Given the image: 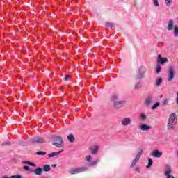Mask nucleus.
<instances>
[{"label": "nucleus", "mask_w": 178, "mask_h": 178, "mask_svg": "<svg viewBox=\"0 0 178 178\" xmlns=\"http://www.w3.org/2000/svg\"><path fill=\"white\" fill-rule=\"evenodd\" d=\"M44 172V170L41 167H38L35 170H31V173H35L38 176H41Z\"/></svg>", "instance_id": "nucleus-9"}, {"label": "nucleus", "mask_w": 178, "mask_h": 178, "mask_svg": "<svg viewBox=\"0 0 178 178\" xmlns=\"http://www.w3.org/2000/svg\"><path fill=\"white\" fill-rule=\"evenodd\" d=\"M162 81H163V79L161 77L157 78L156 81V86H157V87H159V86L162 84Z\"/></svg>", "instance_id": "nucleus-23"}, {"label": "nucleus", "mask_w": 178, "mask_h": 178, "mask_svg": "<svg viewBox=\"0 0 178 178\" xmlns=\"http://www.w3.org/2000/svg\"><path fill=\"white\" fill-rule=\"evenodd\" d=\"M127 104V102L126 100L115 101L113 103V106L115 109H120L121 108H124V106H126Z\"/></svg>", "instance_id": "nucleus-6"}, {"label": "nucleus", "mask_w": 178, "mask_h": 178, "mask_svg": "<svg viewBox=\"0 0 178 178\" xmlns=\"http://www.w3.org/2000/svg\"><path fill=\"white\" fill-rule=\"evenodd\" d=\"M143 87V84L141 83L140 81L137 82L136 83H135L134 85V88L135 90H140V88H141Z\"/></svg>", "instance_id": "nucleus-20"}, {"label": "nucleus", "mask_w": 178, "mask_h": 178, "mask_svg": "<svg viewBox=\"0 0 178 178\" xmlns=\"http://www.w3.org/2000/svg\"><path fill=\"white\" fill-rule=\"evenodd\" d=\"M175 23L173 22V21L172 19H170L169 22H168V27H167V29L168 31H171V30H173V26H174Z\"/></svg>", "instance_id": "nucleus-16"}, {"label": "nucleus", "mask_w": 178, "mask_h": 178, "mask_svg": "<svg viewBox=\"0 0 178 178\" xmlns=\"http://www.w3.org/2000/svg\"><path fill=\"white\" fill-rule=\"evenodd\" d=\"M139 160L140 159H138V157H136L131 165V168H134V166H136V163H137Z\"/></svg>", "instance_id": "nucleus-29"}, {"label": "nucleus", "mask_w": 178, "mask_h": 178, "mask_svg": "<svg viewBox=\"0 0 178 178\" xmlns=\"http://www.w3.org/2000/svg\"><path fill=\"white\" fill-rule=\"evenodd\" d=\"M69 79H70V76H69V75H65V80L66 81H67V80H69Z\"/></svg>", "instance_id": "nucleus-42"}, {"label": "nucleus", "mask_w": 178, "mask_h": 178, "mask_svg": "<svg viewBox=\"0 0 178 178\" xmlns=\"http://www.w3.org/2000/svg\"><path fill=\"white\" fill-rule=\"evenodd\" d=\"M53 139L56 143H53V145L57 147V148H62L63 147V139L60 136H54Z\"/></svg>", "instance_id": "nucleus-3"}, {"label": "nucleus", "mask_w": 178, "mask_h": 178, "mask_svg": "<svg viewBox=\"0 0 178 178\" xmlns=\"http://www.w3.org/2000/svg\"><path fill=\"white\" fill-rule=\"evenodd\" d=\"M177 124V116L176 113H172L170 115L167 129L170 130V131H173L176 129V124Z\"/></svg>", "instance_id": "nucleus-1"}, {"label": "nucleus", "mask_w": 178, "mask_h": 178, "mask_svg": "<svg viewBox=\"0 0 178 178\" xmlns=\"http://www.w3.org/2000/svg\"><path fill=\"white\" fill-rule=\"evenodd\" d=\"M67 138L70 143H74V136L72 134H70L67 136Z\"/></svg>", "instance_id": "nucleus-18"}, {"label": "nucleus", "mask_w": 178, "mask_h": 178, "mask_svg": "<svg viewBox=\"0 0 178 178\" xmlns=\"http://www.w3.org/2000/svg\"><path fill=\"white\" fill-rule=\"evenodd\" d=\"M154 163V161H152V159L151 158H148V164L146 166V168L147 169H149V168H150L151 166H152V164Z\"/></svg>", "instance_id": "nucleus-25"}, {"label": "nucleus", "mask_w": 178, "mask_h": 178, "mask_svg": "<svg viewBox=\"0 0 178 178\" xmlns=\"http://www.w3.org/2000/svg\"><path fill=\"white\" fill-rule=\"evenodd\" d=\"M172 0H165V5L168 8H170L172 6Z\"/></svg>", "instance_id": "nucleus-33"}, {"label": "nucleus", "mask_w": 178, "mask_h": 178, "mask_svg": "<svg viewBox=\"0 0 178 178\" xmlns=\"http://www.w3.org/2000/svg\"><path fill=\"white\" fill-rule=\"evenodd\" d=\"M131 123V119L130 118H125L121 121L122 126H129Z\"/></svg>", "instance_id": "nucleus-10"}, {"label": "nucleus", "mask_w": 178, "mask_h": 178, "mask_svg": "<svg viewBox=\"0 0 178 178\" xmlns=\"http://www.w3.org/2000/svg\"><path fill=\"white\" fill-rule=\"evenodd\" d=\"M153 100H152V97L151 96L147 97L145 99V106H149V105H151V104H152Z\"/></svg>", "instance_id": "nucleus-12"}, {"label": "nucleus", "mask_w": 178, "mask_h": 178, "mask_svg": "<svg viewBox=\"0 0 178 178\" xmlns=\"http://www.w3.org/2000/svg\"><path fill=\"white\" fill-rule=\"evenodd\" d=\"M43 172H50L51 171V165H44L43 166Z\"/></svg>", "instance_id": "nucleus-21"}, {"label": "nucleus", "mask_w": 178, "mask_h": 178, "mask_svg": "<svg viewBox=\"0 0 178 178\" xmlns=\"http://www.w3.org/2000/svg\"><path fill=\"white\" fill-rule=\"evenodd\" d=\"M153 3L154 6H159V3L158 2V0H153Z\"/></svg>", "instance_id": "nucleus-39"}, {"label": "nucleus", "mask_w": 178, "mask_h": 178, "mask_svg": "<svg viewBox=\"0 0 178 178\" xmlns=\"http://www.w3.org/2000/svg\"><path fill=\"white\" fill-rule=\"evenodd\" d=\"M22 163H23L24 165H29V166H33V168H35V166H37L35 163H33L29 161H22Z\"/></svg>", "instance_id": "nucleus-19"}, {"label": "nucleus", "mask_w": 178, "mask_h": 178, "mask_svg": "<svg viewBox=\"0 0 178 178\" xmlns=\"http://www.w3.org/2000/svg\"><path fill=\"white\" fill-rule=\"evenodd\" d=\"M87 162H88V163H90V161H91V156L88 155L86 156V158Z\"/></svg>", "instance_id": "nucleus-40"}, {"label": "nucleus", "mask_w": 178, "mask_h": 178, "mask_svg": "<svg viewBox=\"0 0 178 178\" xmlns=\"http://www.w3.org/2000/svg\"><path fill=\"white\" fill-rule=\"evenodd\" d=\"M176 74V72L175 71V67L170 66L168 68V81H172L173 79H175V75Z\"/></svg>", "instance_id": "nucleus-7"}, {"label": "nucleus", "mask_w": 178, "mask_h": 178, "mask_svg": "<svg viewBox=\"0 0 178 178\" xmlns=\"http://www.w3.org/2000/svg\"><path fill=\"white\" fill-rule=\"evenodd\" d=\"M118 98H119V96L118 95H113V96H111V101H114L115 102V101H118Z\"/></svg>", "instance_id": "nucleus-34"}, {"label": "nucleus", "mask_w": 178, "mask_h": 178, "mask_svg": "<svg viewBox=\"0 0 178 178\" xmlns=\"http://www.w3.org/2000/svg\"><path fill=\"white\" fill-rule=\"evenodd\" d=\"M152 155L154 156V158H161V156H162V152H159V150H154L152 152Z\"/></svg>", "instance_id": "nucleus-14"}, {"label": "nucleus", "mask_w": 178, "mask_h": 178, "mask_svg": "<svg viewBox=\"0 0 178 178\" xmlns=\"http://www.w3.org/2000/svg\"><path fill=\"white\" fill-rule=\"evenodd\" d=\"M139 160L140 159H138V157H136L131 165V168H134V166H136V163H137Z\"/></svg>", "instance_id": "nucleus-28"}, {"label": "nucleus", "mask_w": 178, "mask_h": 178, "mask_svg": "<svg viewBox=\"0 0 178 178\" xmlns=\"http://www.w3.org/2000/svg\"><path fill=\"white\" fill-rule=\"evenodd\" d=\"M167 62H169L167 58H162V55L159 54L157 56V64L158 65H165Z\"/></svg>", "instance_id": "nucleus-8"}, {"label": "nucleus", "mask_w": 178, "mask_h": 178, "mask_svg": "<svg viewBox=\"0 0 178 178\" xmlns=\"http://www.w3.org/2000/svg\"><path fill=\"white\" fill-rule=\"evenodd\" d=\"M167 176V178H175V177L172 175H165Z\"/></svg>", "instance_id": "nucleus-43"}, {"label": "nucleus", "mask_w": 178, "mask_h": 178, "mask_svg": "<svg viewBox=\"0 0 178 178\" xmlns=\"http://www.w3.org/2000/svg\"><path fill=\"white\" fill-rule=\"evenodd\" d=\"M174 35L175 37H178V27L175 26L174 28Z\"/></svg>", "instance_id": "nucleus-35"}, {"label": "nucleus", "mask_w": 178, "mask_h": 178, "mask_svg": "<svg viewBox=\"0 0 178 178\" xmlns=\"http://www.w3.org/2000/svg\"><path fill=\"white\" fill-rule=\"evenodd\" d=\"M140 129L142 131H148V130H151V126L147 124H142L140 126Z\"/></svg>", "instance_id": "nucleus-11"}, {"label": "nucleus", "mask_w": 178, "mask_h": 178, "mask_svg": "<svg viewBox=\"0 0 178 178\" xmlns=\"http://www.w3.org/2000/svg\"><path fill=\"white\" fill-rule=\"evenodd\" d=\"M97 163H98V160H95L92 163H88L87 165L88 166H95V165H97Z\"/></svg>", "instance_id": "nucleus-32"}, {"label": "nucleus", "mask_w": 178, "mask_h": 178, "mask_svg": "<svg viewBox=\"0 0 178 178\" xmlns=\"http://www.w3.org/2000/svg\"><path fill=\"white\" fill-rule=\"evenodd\" d=\"M163 105H168V104H169V99H165L163 101Z\"/></svg>", "instance_id": "nucleus-38"}, {"label": "nucleus", "mask_w": 178, "mask_h": 178, "mask_svg": "<svg viewBox=\"0 0 178 178\" xmlns=\"http://www.w3.org/2000/svg\"><path fill=\"white\" fill-rule=\"evenodd\" d=\"M2 178H23V177L20 175H12L10 177L6 175H3Z\"/></svg>", "instance_id": "nucleus-22"}, {"label": "nucleus", "mask_w": 178, "mask_h": 178, "mask_svg": "<svg viewBox=\"0 0 178 178\" xmlns=\"http://www.w3.org/2000/svg\"><path fill=\"white\" fill-rule=\"evenodd\" d=\"M86 170H88L87 167H79L70 170L69 173H70V175H77V173H83V172H86Z\"/></svg>", "instance_id": "nucleus-4"}, {"label": "nucleus", "mask_w": 178, "mask_h": 178, "mask_svg": "<svg viewBox=\"0 0 178 178\" xmlns=\"http://www.w3.org/2000/svg\"><path fill=\"white\" fill-rule=\"evenodd\" d=\"M145 72H147L145 67L140 66L135 76L136 80H141V79H144V77H145Z\"/></svg>", "instance_id": "nucleus-2"}, {"label": "nucleus", "mask_w": 178, "mask_h": 178, "mask_svg": "<svg viewBox=\"0 0 178 178\" xmlns=\"http://www.w3.org/2000/svg\"><path fill=\"white\" fill-rule=\"evenodd\" d=\"M51 166L52 168H56V164H53Z\"/></svg>", "instance_id": "nucleus-45"}, {"label": "nucleus", "mask_w": 178, "mask_h": 178, "mask_svg": "<svg viewBox=\"0 0 178 178\" xmlns=\"http://www.w3.org/2000/svg\"><path fill=\"white\" fill-rule=\"evenodd\" d=\"M143 149H138V154L136 158H138V159H140V158L141 157V155H143Z\"/></svg>", "instance_id": "nucleus-30"}, {"label": "nucleus", "mask_w": 178, "mask_h": 178, "mask_svg": "<svg viewBox=\"0 0 178 178\" xmlns=\"http://www.w3.org/2000/svg\"><path fill=\"white\" fill-rule=\"evenodd\" d=\"M23 169L24 170H26V172H30V173H31V170H33V169H31L30 167L25 165L23 167Z\"/></svg>", "instance_id": "nucleus-36"}, {"label": "nucleus", "mask_w": 178, "mask_h": 178, "mask_svg": "<svg viewBox=\"0 0 178 178\" xmlns=\"http://www.w3.org/2000/svg\"><path fill=\"white\" fill-rule=\"evenodd\" d=\"M62 152H63V150H61L60 152H52L49 154V158H54V156H56L59 155L60 154H62Z\"/></svg>", "instance_id": "nucleus-17"}, {"label": "nucleus", "mask_w": 178, "mask_h": 178, "mask_svg": "<svg viewBox=\"0 0 178 178\" xmlns=\"http://www.w3.org/2000/svg\"><path fill=\"white\" fill-rule=\"evenodd\" d=\"M2 145H10V142L9 141H6L2 144Z\"/></svg>", "instance_id": "nucleus-41"}, {"label": "nucleus", "mask_w": 178, "mask_h": 178, "mask_svg": "<svg viewBox=\"0 0 178 178\" xmlns=\"http://www.w3.org/2000/svg\"><path fill=\"white\" fill-rule=\"evenodd\" d=\"M161 105V104L159 102H156L152 106V111H155V109H156V108H158V106H159Z\"/></svg>", "instance_id": "nucleus-31"}, {"label": "nucleus", "mask_w": 178, "mask_h": 178, "mask_svg": "<svg viewBox=\"0 0 178 178\" xmlns=\"http://www.w3.org/2000/svg\"><path fill=\"white\" fill-rule=\"evenodd\" d=\"M37 155H47V152L44 151H40L36 153Z\"/></svg>", "instance_id": "nucleus-37"}, {"label": "nucleus", "mask_w": 178, "mask_h": 178, "mask_svg": "<svg viewBox=\"0 0 178 178\" xmlns=\"http://www.w3.org/2000/svg\"><path fill=\"white\" fill-rule=\"evenodd\" d=\"M136 171L140 172V168H136Z\"/></svg>", "instance_id": "nucleus-44"}, {"label": "nucleus", "mask_w": 178, "mask_h": 178, "mask_svg": "<svg viewBox=\"0 0 178 178\" xmlns=\"http://www.w3.org/2000/svg\"><path fill=\"white\" fill-rule=\"evenodd\" d=\"M31 144H44L45 138L41 136H35L31 139Z\"/></svg>", "instance_id": "nucleus-5"}, {"label": "nucleus", "mask_w": 178, "mask_h": 178, "mask_svg": "<svg viewBox=\"0 0 178 178\" xmlns=\"http://www.w3.org/2000/svg\"><path fill=\"white\" fill-rule=\"evenodd\" d=\"M161 70H162V67L161 66L160 64H157L156 67V73L157 74H159V73H161Z\"/></svg>", "instance_id": "nucleus-24"}, {"label": "nucleus", "mask_w": 178, "mask_h": 178, "mask_svg": "<svg viewBox=\"0 0 178 178\" xmlns=\"http://www.w3.org/2000/svg\"><path fill=\"white\" fill-rule=\"evenodd\" d=\"M172 173V168H170V165H167L165 166V171L164 172L165 176H167L168 175H170Z\"/></svg>", "instance_id": "nucleus-15"}, {"label": "nucleus", "mask_w": 178, "mask_h": 178, "mask_svg": "<svg viewBox=\"0 0 178 178\" xmlns=\"http://www.w3.org/2000/svg\"><path fill=\"white\" fill-rule=\"evenodd\" d=\"M140 120H142V122H145V120H147V115L144 113H140Z\"/></svg>", "instance_id": "nucleus-27"}, {"label": "nucleus", "mask_w": 178, "mask_h": 178, "mask_svg": "<svg viewBox=\"0 0 178 178\" xmlns=\"http://www.w3.org/2000/svg\"><path fill=\"white\" fill-rule=\"evenodd\" d=\"M105 26L106 27H108V29H115V24L111 22H106Z\"/></svg>", "instance_id": "nucleus-26"}, {"label": "nucleus", "mask_w": 178, "mask_h": 178, "mask_svg": "<svg viewBox=\"0 0 178 178\" xmlns=\"http://www.w3.org/2000/svg\"><path fill=\"white\" fill-rule=\"evenodd\" d=\"M98 149H99V146H92L90 147V151L93 155H97L98 154Z\"/></svg>", "instance_id": "nucleus-13"}]
</instances>
